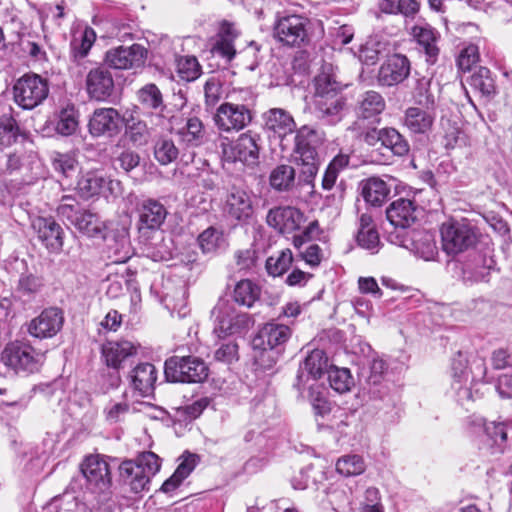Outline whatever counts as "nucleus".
Instances as JSON below:
<instances>
[{
	"label": "nucleus",
	"mask_w": 512,
	"mask_h": 512,
	"mask_svg": "<svg viewBox=\"0 0 512 512\" xmlns=\"http://www.w3.org/2000/svg\"><path fill=\"white\" fill-rule=\"evenodd\" d=\"M443 251L456 256L473 248L479 239L477 227L467 219L451 220L440 228Z\"/></svg>",
	"instance_id": "f257e3e1"
},
{
	"label": "nucleus",
	"mask_w": 512,
	"mask_h": 512,
	"mask_svg": "<svg viewBox=\"0 0 512 512\" xmlns=\"http://www.w3.org/2000/svg\"><path fill=\"white\" fill-rule=\"evenodd\" d=\"M161 462L158 455L147 451L135 460H126L119 467L120 476L134 493H139L150 483L151 478L160 470Z\"/></svg>",
	"instance_id": "f03ea898"
},
{
	"label": "nucleus",
	"mask_w": 512,
	"mask_h": 512,
	"mask_svg": "<svg viewBox=\"0 0 512 512\" xmlns=\"http://www.w3.org/2000/svg\"><path fill=\"white\" fill-rule=\"evenodd\" d=\"M214 318L212 337L215 345L228 336L241 333L248 329L251 318L247 313L238 311L229 300L219 299L211 311Z\"/></svg>",
	"instance_id": "7ed1b4c3"
},
{
	"label": "nucleus",
	"mask_w": 512,
	"mask_h": 512,
	"mask_svg": "<svg viewBox=\"0 0 512 512\" xmlns=\"http://www.w3.org/2000/svg\"><path fill=\"white\" fill-rule=\"evenodd\" d=\"M317 141L316 131L306 125L300 127L295 135L294 158L301 165L299 178L307 184L312 183L318 172Z\"/></svg>",
	"instance_id": "20e7f679"
},
{
	"label": "nucleus",
	"mask_w": 512,
	"mask_h": 512,
	"mask_svg": "<svg viewBox=\"0 0 512 512\" xmlns=\"http://www.w3.org/2000/svg\"><path fill=\"white\" fill-rule=\"evenodd\" d=\"M311 21L302 15L291 14L278 19L274 27L276 39L292 48L306 47L312 40Z\"/></svg>",
	"instance_id": "39448f33"
},
{
	"label": "nucleus",
	"mask_w": 512,
	"mask_h": 512,
	"mask_svg": "<svg viewBox=\"0 0 512 512\" xmlns=\"http://www.w3.org/2000/svg\"><path fill=\"white\" fill-rule=\"evenodd\" d=\"M164 374L170 382L200 383L207 378L208 367L194 354L173 356L165 361Z\"/></svg>",
	"instance_id": "423d86ee"
},
{
	"label": "nucleus",
	"mask_w": 512,
	"mask_h": 512,
	"mask_svg": "<svg viewBox=\"0 0 512 512\" xmlns=\"http://www.w3.org/2000/svg\"><path fill=\"white\" fill-rule=\"evenodd\" d=\"M48 94V81L34 73L24 74L13 86L14 101L25 110L34 109L42 104Z\"/></svg>",
	"instance_id": "0eeeda50"
},
{
	"label": "nucleus",
	"mask_w": 512,
	"mask_h": 512,
	"mask_svg": "<svg viewBox=\"0 0 512 512\" xmlns=\"http://www.w3.org/2000/svg\"><path fill=\"white\" fill-rule=\"evenodd\" d=\"M223 211L230 219L238 223H249L255 214L253 191L244 186L231 185L226 191Z\"/></svg>",
	"instance_id": "6e6552de"
},
{
	"label": "nucleus",
	"mask_w": 512,
	"mask_h": 512,
	"mask_svg": "<svg viewBox=\"0 0 512 512\" xmlns=\"http://www.w3.org/2000/svg\"><path fill=\"white\" fill-rule=\"evenodd\" d=\"M253 119L252 111L244 104L224 102L216 109L213 121L222 132H238Z\"/></svg>",
	"instance_id": "1a4fd4ad"
},
{
	"label": "nucleus",
	"mask_w": 512,
	"mask_h": 512,
	"mask_svg": "<svg viewBox=\"0 0 512 512\" xmlns=\"http://www.w3.org/2000/svg\"><path fill=\"white\" fill-rule=\"evenodd\" d=\"M85 90L92 100H108L115 90L114 77L109 68L104 65L92 67L86 74Z\"/></svg>",
	"instance_id": "9d476101"
},
{
	"label": "nucleus",
	"mask_w": 512,
	"mask_h": 512,
	"mask_svg": "<svg viewBox=\"0 0 512 512\" xmlns=\"http://www.w3.org/2000/svg\"><path fill=\"white\" fill-rule=\"evenodd\" d=\"M147 58V49L140 44L129 47L119 46L105 54V62L114 69L126 70L143 67Z\"/></svg>",
	"instance_id": "9b49d317"
},
{
	"label": "nucleus",
	"mask_w": 512,
	"mask_h": 512,
	"mask_svg": "<svg viewBox=\"0 0 512 512\" xmlns=\"http://www.w3.org/2000/svg\"><path fill=\"white\" fill-rule=\"evenodd\" d=\"M63 324L62 310L57 307H49L29 322L28 333L38 339L52 338L60 332Z\"/></svg>",
	"instance_id": "f8f14e48"
},
{
	"label": "nucleus",
	"mask_w": 512,
	"mask_h": 512,
	"mask_svg": "<svg viewBox=\"0 0 512 512\" xmlns=\"http://www.w3.org/2000/svg\"><path fill=\"white\" fill-rule=\"evenodd\" d=\"M411 64L403 54L388 56L379 68L377 81L379 85L391 87L402 83L410 74Z\"/></svg>",
	"instance_id": "ddd939ff"
},
{
	"label": "nucleus",
	"mask_w": 512,
	"mask_h": 512,
	"mask_svg": "<svg viewBox=\"0 0 512 512\" xmlns=\"http://www.w3.org/2000/svg\"><path fill=\"white\" fill-rule=\"evenodd\" d=\"M139 103L150 110V121L155 126H162L168 119L169 110L164 103L160 89L153 83L144 85L137 91Z\"/></svg>",
	"instance_id": "4468645a"
},
{
	"label": "nucleus",
	"mask_w": 512,
	"mask_h": 512,
	"mask_svg": "<svg viewBox=\"0 0 512 512\" xmlns=\"http://www.w3.org/2000/svg\"><path fill=\"white\" fill-rule=\"evenodd\" d=\"M411 35L417 43L418 50L424 53L426 62L434 64L440 53V33L430 24L419 22L412 27Z\"/></svg>",
	"instance_id": "2eb2a0df"
},
{
	"label": "nucleus",
	"mask_w": 512,
	"mask_h": 512,
	"mask_svg": "<svg viewBox=\"0 0 512 512\" xmlns=\"http://www.w3.org/2000/svg\"><path fill=\"white\" fill-rule=\"evenodd\" d=\"M39 241L53 253H58L63 247L62 227L52 217H37L32 222Z\"/></svg>",
	"instance_id": "dca6fc26"
},
{
	"label": "nucleus",
	"mask_w": 512,
	"mask_h": 512,
	"mask_svg": "<svg viewBox=\"0 0 512 512\" xmlns=\"http://www.w3.org/2000/svg\"><path fill=\"white\" fill-rule=\"evenodd\" d=\"M120 114L115 108H98L90 117L88 128L93 137L113 136L118 133Z\"/></svg>",
	"instance_id": "f3484780"
},
{
	"label": "nucleus",
	"mask_w": 512,
	"mask_h": 512,
	"mask_svg": "<svg viewBox=\"0 0 512 512\" xmlns=\"http://www.w3.org/2000/svg\"><path fill=\"white\" fill-rule=\"evenodd\" d=\"M81 471L90 485L104 490L111 483L108 463L99 455H90L81 464Z\"/></svg>",
	"instance_id": "a211bd4d"
},
{
	"label": "nucleus",
	"mask_w": 512,
	"mask_h": 512,
	"mask_svg": "<svg viewBox=\"0 0 512 512\" xmlns=\"http://www.w3.org/2000/svg\"><path fill=\"white\" fill-rule=\"evenodd\" d=\"M264 128L280 139L296 132V122L293 116L282 108H271L263 114Z\"/></svg>",
	"instance_id": "6ab92c4d"
},
{
	"label": "nucleus",
	"mask_w": 512,
	"mask_h": 512,
	"mask_svg": "<svg viewBox=\"0 0 512 512\" xmlns=\"http://www.w3.org/2000/svg\"><path fill=\"white\" fill-rule=\"evenodd\" d=\"M386 217L395 228H409L417 220V206L410 199L399 198L388 206Z\"/></svg>",
	"instance_id": "aec40b11"
},
{
	"label": "nucleus",
	"mask_w": 512,
	"mask_h": 512,
	"mask_svg": "<svg viewBox=\"0 0 512 512\" xmlns=\"http://www.w3.org/2000/svg\"><path fill=\"white\" fill-rule=\"evenodd\" d=\"M302 213L291 206H279L270 209L266 216L268 226L281 233L291 232L299 227Z\"/></svg>",
	"instance_id": "412c9836"
},
{
	"label": "nucleus",
	"mask_w": 512,
	"mask_h": 512,
	"mask_svg": "<svg viewBox=\"0 0 512 512\" xmlns=\"http://www.w3.org/2000/svg\"><path fill=\"white\" fill-rule=\"evenodd\" d=\"M495 269L493 257L487 253L475 252L473 258L463 267L465 282H488L491 272Z\"/></svg>",
	"instance_id": "4be33fe9"
},
{
	"label": "nucleus",
	"mask_w": 512,
	"mask_h": 512,
	"mask_svg": "<svg viewBox=\"0 0 512 512\" xmlns=\"http://www.w3.org/2000/svg\"><path fill=\"white\" fill-rule=\"evenodd\" d=\"M424 260H431L436 254V245L431 234L412 231L396 242Z\"/></svg>",
	"instance_id": "5701e85b"
},
{
	"label": "nucleus",
	"mask_w": 512,
	"mask_h": 512,
	"mask_svg": "<svg viewBox=\"0 0 512 512\" xmlns=\"http://www.w3.org/2000/svg\"><path fill=\"white\" fill-rule=\"evenodd\" d=\"M165 206L155 199L144 200L139 207V228L156 230L161 227L167 217Z\"/></svg>",
	"instance_id": "b1692460"
},
{
	"label": "nucleus",
	"mask_w": 512,
	"mask_h": 512,
	"mask_svg": "<svg viewBox=\"0 0 512 512\" xmlns=\"http://www.w3.org/2000/svg\"><path fill=\"white\" fill-rule=\"evenodd\" d=\"M238 36L239 32L234 24L223 22L211 47V53L223 58L226 63L230 62L236 55L234 41Z\"/></svg>",
	"instance_id": "393cba45"
},
{
	"label": "nucleus",
	"mask_w": 512,
	"mask_h": 512,
	"mask_svg": "<svg viewBox=\"0 0 512 512\" xmlns=\"http://www.w3.org/2000/svg\"><path fill=\"white\" fill-rule=\"evenodd\" d=\"M260 140V135L253 131L241 134L233 147L234 159L247 165L255 164L259 157Z\"/></svg>",
	"instance_id": "a878e982"
},
{
	"label": "nucleus",
	"mask_w": 512,
	"mask_h": 512,
	"mask_svg": "<svg viewBox=\"0 0 512 512\" xmlns=\"http://www.w3.org/2000/svg\"><path fill=\"white\" fill-rule=\"evenodd\" d=\"M436 118L435 108L409 107L405 111L404 125L415 134L429 132Z\"/></svg>",
	"instance_id": "bb28decb"
},
{
	"label": "nucleus",
	"mask_w": 512,
	"mask_h": 512,
	"mask_svg": "<svg viewBox=\"0 0 512 512\" xmlns=\"http://www.w3.org/2000/svg\"><path fill=\"white\" fill-rule=\"evenodd\" d=\"M364 200L375 207L385 203L390 195L391 187L379 177H370L360 183Z\"/></svg>",
	"instance_id": "cd10ccee"
},
{
	"label": "nucleus",
	"mask_w": 512,
	"mask_h": 512,
	"mask_svg": "<svg viewBox=\"0 0 512 512\" xmlns=\"http://www.w3.org/2000/svg\"><path fill=\"white\" fill-rule=\"evenodd\" d=\"M356 240L362 248L370 250L372 253L378 252L380 244L379 234L373 217L368 213L361 214L358 219Z\"/></svg>",
	"instance_id": "c85d7f7f"
},
{
	"label": "nucleus",
	"mask_w": 512,
	"mask_h": 512,
	"mask_svg": "<svg viewBox=\"0 0 512 512\" xmlns=\"http://www.w3.org/2000/svg\"><path fill=\"white\" fill-rule=\"evenodd\" d=\"M73 225L90 238L106 239V225L100 217L89 210H83L76 215Z\"/></svg>",
	"instance_id": "c756f323"
},
{
	"label": "nucleus",
	"mask_w": 512,
	"mask_h": 512,
	"mask_svg": "<svg viewBox=\"0 0 512 512\" xmlns=\"http://www.w3.org/2000/svg\"><path fill=\"white\" fill-rule=\"evenodd\" d=\"M131 379L134 389L139 391L141 396H149L154 390L157 370L150 363L138 364L132 371Z\"/></svg>",
	"instance_id": "7c9ffc66"
},
{
	"label": "nucleus",
	"mask_w": 512,
	"mask_h": 512,
	"mask_svg": "<svg viewBox=\"0 0 512 512\" xmlns=\"http://www.w3.org/2000/svg\"><path fill=\"white\" fill-rule=\"evenodd\" d=\"M44 354H0L1 363L15 373H33L38 370Z\"/></svg>",
	"instance_id": "2f4dec72"
},
{
	"label": "nucleus",
	"mask_w": 512,
	"mask_h": 512,
	"mask_svg": "<svg viewBox=\"0 0 512 512\" xmlns=\"http://www.w3.org/2000/svg\"><path fill=\"white\" fill-rule=\"evenodd\" d=\"M466 82L482 97L490 98L496 93L495 81L491 76V72L486 67H478L466 79Z\"/></svg>",
	"instance_id": "473e14b6"
},
{
	"label": "nucleus",
	"mask_w": 512,
	"mask_h": 512,
	"mask_svg": "<svg viewBox=\"0 0 512 512\" xmlns=\"http://www.w3.org/2000/svg\"><path fill=\"white\" fill-rule=\"evenodd\" d=\"M385 109V100L376 91L365 92L358 103L357 114L363 119H371L380 115Z\"/></svg>",
	"instance_id": "72a5a7b5"
},
{
	"label": "nucleus",
	"mask_w": 512,
	"mask_h": 512,
	"mask_svg": "<svg viewBox=\"0 0 512 512\" xmlns=\"http://www.w3.org/2000/svg\"><path fill=\"white\" fill-rule=\"evenodd\" d=\"M107 185V180L95 171L81 175L77 182V192L83 199H89L101 193Z\"/></svg>",
	"instance_id": "f704fd0d"
},
{
	"label": "nucleus",
	"mask_w": 512,
	"mask_h": 512,
	"mask_svg": "<svg viewBox=\"0 0 512 512\" xmlns=\"http://www.w3.org/2000/svg\"><path fill=\"white\" fill-rule=\"evenodd\" d=\"M345 101L342 95L317 98L315 100V108L318 117L327 119L330 123L340 120V113L343 110Z\"/></svg>",
	"instance_id": "c9c22d12"
},
{
	"label": "nucleus",
	"mask_w": 512,
	"mask_h": 512,
	"mask_svg": "<svg viewBox=\"0 0 512 512\" xmlns=\"http://www.w3.org/2000/svg\"><path fill=\"white\" fill-rule=\"evenodd\" d=\"M180 140L189 146H200L205 138V129L202 121L196 117H189L183 127L178 129Z\"/></svg>",
	"instance_id": "e433bc0d"
},
{
	"label": "nucleus",
	"mask_w": 512,
	"mask_h": 512,
	"mask_svg": "<svg viewBox=\"0 0 512 512\" xmlns=\"http://www.w3.org/2000/svg\"><path fill=\"white\" fill-rule=\"evenodd\" d=\"M389 43L378 37L369 38L359 51V58L367 65H374L380 57L389 53Z\"/></svg>",
	"instance_id": "4c0bfd02"
},
{
	"label": "nucleus",
	"mask_w": 512,
	"mask_h": 512,
	"mask_svg": "<svg viewBox=\"0 0 512 512\" xmlns=\"http://www.w3.org/2000/svg\"><path fill=\"white\" fill-rule=\"evenodd\" d=\"M333 363L327 354H307L300 370L302 373L306 372L311 378L319 379L324 374H328Z\"/></svg>",
	"instance_id": "58836bf2"
},
{
	"label": "nucleus",
	"mask_w": 512,
	"mask_h": 512,
	"mask_svg": "<svg viewBox=\"0 0 512 512\" xmlns=\"http://www.w3.org/2000/svg\"><path fill=\"white\" fill-rule=\"evenodd\" d=\"M196 464L197 456L195 454H187L184 456L173 475L163 483L161 487L162 491L167 493L175 490L182 481L190 475Z\"/></svg>",
	"instance_id": "ea45409f"
},
{
	"label": "nucleus",
	"mask_w": 512,
	"mask_h": 512,
	"mask_svg": "<svg viewBox=\"0 0 512 512\" xmlns=\"http://www.w3.org/2000/svg\"><path fill=\"white\" fill-rule=\"evenodd\" d=\"M378 8L381 12L405 17H414L420 8L417 0H378Z\"/></svg>",
	"instance_id": "a19ab883"
},
{
	"label": "nucleus",
	"mask_w": 512,
	"mask_h": 512,
	"mask_svg": "<svg viewBox=\"0 0 512 512\" xmlns=\"http://www.w3.org/2000/svg\"><path fill=\"white\" fill-rule=\"evenodd\" d=\"M269 183L279 192L291 190L295 184V169L290 165H278L271 171Z\"/></svg>",
	"instance_id": "79ce46f5"
},
{
	"label": "nucleus",
	"mask_w": 512,
	"mask_h": 512,
	"mask_svg": "<svg viewBox=\"0 0 512 512\" xmlns=\"http://www.w3.org/2000/svg\"><path fill=\"white\" fill-rule=\"evenodd\" d=\"M382 148L390 150L396 156L409 153L410 145L405 137L393 127L382 128Z\"/></svg>",
	"instance_id": "37998d69"
},
{
	"label": "nucleus",
	"mask_w": 512,
	"mask_h": 512,
	"mask_svg": "<svg viewBox=\"0 0 512 512\" xmlns=\"http://www.w3.org/2000/svg\"><path fill=\"white\" fill-rule=\"evenodd\" d=\"M260 292V287L251 280H241L235 285L233 299L237 304L250 308L259 299Z\"/></svg>",
	"instance_id": "c03bdc74"
},
{
	"label": "nucleus",
	"mask_w": 512,
	"mask_h": 512,
	"mask_svg": "<svg viewBox=\"0 0 512 512\" xmlns=\"http://www.w3.org/2000/svg\"><path fill=\"white\" fill-rule=\"evenodd\" d=\"M96 39V34L92 28H85L80 37H75L71 42V57L74 63L80 65L88 55Z\"/></svg>",
	"instance_id": "a18cd8bd"
},
{
	"label": "nucleus",
	"mask_w": 512,
	"mask_h": 512,
	"mask_svg": "<svg viewBox=\"0 0 512 512\" xmlns=\"http://www.w3.org/2000/svg\"><path fill=\"white\" fill-rule=\"evenodd\" d=\"M153 154L160 165H168L178 158L179 149L171 138L161 136L154 143Z\"/></svg>",
	"instance_id": "49530a36"
},
{
	"label": "nucleus",
	"mask_w": 512,
	"mask_h": 512,
	"mask_svg": "<svg viewBox=\"0 0 512 512\" xmlns=\"http://www.w3.org/2000/svg\"><path fill=\"white\" fill-rule=\"evenodd\" d=\"M431 79L426 77L417 78L412 88L414 102L424 108H435V96L430 90Z\"/></svg>",
	"instance_id": "de8ad7c7"
},
{
	"label": "nucleus",
	"mask_w": 512,
	"mask_h": 512,
	"mask_svg": "<svg viewBox=\"0 0 512 512\" xmlns=\"http://www.w3.org/2000/svg\"><path fill=\"white\" fill-rule=\"evenodd\" d=\"M365 469L364 459L357 454L344 455L336 462V471L346 477L360 475Z\"/></svg>",
	"instance_id": "09e8293b"
},
{
	"label": "nucleus",
	"mask_w": 512,
	"mask_h": 512,
	"mask_svg": "<svg viewBox=\"0 0 512 512\" xmlns=\"http://www.w3.org/2000/svg\"><path fill=\"white\" fill-rule=\"evenodd\" d=\"M328 499L336 512H347L352 509V491L346 485H338L330 489Z\"/></svg>",
	"instance_id": "8fccbe9b"
},
{
	"label": "nucleus",
	"mask_w": 512,
	"mask_h": 512,
	"mask_svg": "<svg viewBox=\"0 0 512 512\" xmlns=\"http://www.w3.org/2000/svg\"><path fill=\"white\" fill-rule=\"evenodd\" d=\"M176 70L179 77L187 82L196 80L202 72L201 65L194 56H181L177 59Z\"/></svg>",
	"instance_id": "3c124183"
},
{
	"label": "nucleus",
	"mask_w": 512,
	"mask_h": 512,
	"mask_svg": "<svg viewBox=\"0 0 512 512\" xmlns=\"http://www.w3.org/2000/svg\"><path fill=\"white\" fill-rule=\"evenodd\" d=\"M328 379L332 389L338 393L348 392L353 386V378L347 368L332 366L328 372Z\"/></svg>",
	"instance_id": "603ef678"
},
{
	"label": "nucleus",
	"mask_w": 512,
	"mask_h": 512,
	"mask_svg": "<svg viewBox=\"0 0 512 512\" xmlns=\"http://www.w3.org/2000/svg\"><path fill=\"white\" fill-rule=\"evenodd\" d=\"M78 128V114L74 107L62 109L59 113L56 130L59 134L72 135Z\"/></svg>",
	"instance_id": "864d4df0"
},
{
	"label": "nucleus",
	"mask_w": 512,
	"mask_h": 512,
	"mask_svg": "<svg viewBox=\"0 0 512 512\" xmlns=\"http://www.w3.org/2000/svg\"><path fill=\"white\" fill-rule=\"evenodd\" d=\"M126 133L130 141L138 146L146 144L150 138L147 123L139 119L135 120L132 118L128 120L126 124Z\"/></svg>",
	"instance_id": "5fc2aeb1"
},
{
	"label": "nucleus",
	"mask_w": 512,
	"mask_h": 512,
	"mask_svg": "<svg viewBox=\"0 0 512 512\" xmlns=\"http://www.w3.org/2000/svg\"><path fill=\"white\" fill-rule=\"evenodd\" d=\"M20 129L16 120L10 114L0 116V142L4 146H10L17 140Z\"/></svg>",
	"instance_id": "6e6d98bb"
},
{
	"label": "nucleus",
	"mask_w": 512,
	"mask_h": 512,
	"mask_svg": "<svg viewBox=\"0 0 512 512\" xmlns=\"http://www.w3.org/2000/svg\"><path fill=\"white\" fill-rule=\"evenodd\" d=\"M340 86L331 75L322 73L315 78V100L317 98L338 96Z\"/></svg>",
	"instance_id": "4d7b16f0"
},
{
	"label": "nucleus",
	"mask_w": 512,
	"mask_h": 512,
	"mask_svg": "<svg viewBox=\"0 0 512 512\" xmlns=\"http://www.w3.org/2000/svg\"><path fill=\"white\" fill-rule=\"evenodd\" d=\"M51 159L54 170L65 177L71 176L77 170L78 161L72 153L54 152Z\"/></svg>",
	"instance_id": "13d9d810"
},
{
	"label": "nucleus",
	"mask_w": 512,
	"mask_h": 512,
	"mask_svg": "<svg viewBox=\"0 0 512 512\" xmlns=\"http://www.w3.org/2000/svg\"><path fill=\"white\" fill-rule=\"evenodd\" d=\"M292 261V252L286 249L281 251L277 257H269L266 261V269L270 275L280 276L289 269Z\"/></svg>",
	"instance_id": "bf43d9fd"
},
{
	"label": "nucleus",
	"mask_w": 512,
	"mask_h": 512,
	"mask_svg": "<svg viewBox=\"0 0 512 512\" xmlns=\"http://www.w3.org/2000/svg\"><path fill=\"white\" fill-rule=\"evenodd\" d=\"M263 335L267 338L271 350L283 344L290 337V329L285 325L268 324L263 328Z\"/></svg>",
	"instance_id": "052dcab7"
},
{
	"label": "nucleus",
	"mask_w": 512,
	"mask_h": 512,
	"mask_svg": "<svg viewBox=\"0 0 512 512\" xmlns=\"http://www.w3.org/2000/svg\"><path fill=\"white\" fill-rule=\"evenodd\" d=\"M348 159L345 156H336L327 166L322 179V187L325 190H330L336 182L339 172L346 167Z\"/></svg>",
	"instance_id": "680f3d73"
},
{
	"label": "nucleus",
	"mask_w": 512,
	"mask_h": 512,
	"mask_svg": "<svg viewBox=\"0 0 512 512\" xmlns=\"http://www.w3.org/2000/svg\"><path fill=\"white\" fill-rule=\"evenodd\" d=\"M221 240V232L213 227H209L198 236L199 247L205 254L215 252L219 247Z\"/></svg>",
	"instance_id": "e2e57ef3"
},
{
	"label": "nucleus",
	"mask_w": 512,
	"mask_h": 512,
	"mask_svg": "<svg viewBox=\"0 0 512 512\" xmlns=\"http://www.w3.org/2000/svg\"><path fill=\"white\" fill-rule=\"evenodd\" d=\"M479 60V50L474 44L465 46L457 57V66L463 72H470Z\"/></svg>",
	"instance_id": "0e129e2a"
},
{
	"label": "nucleus",
	"mask_w": 512,
	"mask_h": 512,
	"mask_svg": "<svg viewBox=\"0 0 512 512\" xmlns=\"http://www.w3.org/2000/svg\"><path fill=\"white\" fill-rule=\"evenodd\" d=\"M222 95V83L216 76L209 77L204 85L205 104L207 108H213Z\"/></svg>",
	"instance_id": "69168bd1"
},
{
	"label": "nucleus",
	"mask_w": 512,
	"mask_h": 512,
	"mask_svg": "<svg viewBox=\"0 0 512 512\" xmlns=\"http://www.w3.org/2000/svg\"><path fill=\"white\" fill-rule=\"evenodd\" d=\"M56 512H87L85 504L79 502L74 496L66 494L53 502Z\"/></svg>",
	"instance_id": "338daca9"
},
{
	"label": "nucleus",
	"mask_w": 512,
	"mask_h": 512,
	"mask_svg": "<svg viewBox=\"0 0 512 512\" xmlns=\"http://www.w3.org/2000/svg\"><path fill=\"white\" fill-rule=\"evenodd\" d=\"M43 285L42 279L34 275H25L19 279L18 290L26 296L38 293Z\"/></svg>",
	"instance_id": "774afa93"
}]
</instances>
